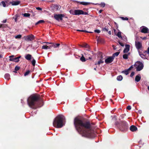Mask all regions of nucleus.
<instances>
[{
    "label": "nucleus",
    "mask_w": 149,
    "mask_h": 149,
    "mask_svg": "<svg viewBox=\"0 0 149 149\" xmlns=\"http://www.w3.org/2000/svg\"><path fill=\"white\" fill-rule=\"evenodd\" d=\"M88 121L85 120L80 117H75L74 120V124L75 129L82 136L92 138L96 136L94 131V127Z\"/></svg>",
    "instance_id": "1"
},
{
    "label": "nucleus",
    "mask_w": 149,
    "mask_h": 149,
    "mask_svg": "<svg viewBox=\"0 0 149 149\" xmlns=\"http://www.w3.org/2000/svg\"><path fill=\"white\" fill-rule=\"evenodd\" d=\"M29 106L32 109H36L43 105V102L40 95L34 94L31 95L27 99Z\"/></svg>",
    "instance_id": "2"
},
{
    "label": "nucleus",
    "mask_w": 149,
    "mask_h": 149,
    "mask_svg": "<svg viewBox=\"0 0 149 149\" xmlns=\"http://www.w3.org/2000/svg\"><path fill=\"white\" fill-rule=\"evenodd\" d=\"M65 119V117L62 115L57 116L54 119L53 123L54 127L60 128L62 127L64 125L63 121Z\"/></svg>",
    "instance_id": "3"
},
{
    "label": "nucleus",
    "mask_w": 149,
    "mask_h": 149,
    "mask_svg": "<svg viewBox=\"0 0 149 149\" xmlns=\"http://www.w3.org/2000/svg\"><path fill=\"white\" fill-rule=\"evenodd\" d=\"M115 125L122 132L126 131L128 129V125L125 121H122L120 123L117 121L115 122Z\"/></svg>",
    "instance_id": "4"
},
{
    "label": "nucleus",
    "mask_w": 149,
    "mask_h": 149,
    "mask_svg": "<svg viewBox=\"0 0 149 149\" xmlns=\"http://www.w3.org/2000/svg\"><path fill=\"white\" fill-rule=\"evenodd\" d=\"M134 66L136 67V71H139L141 70L143 68V63L140 61H137L136 62Z\"/></svg>",
    "instance_id": "5"
},
{
    "label": "nucleus",
    "mask_w": 149,
    "mask_h": 149,
    "mask_svg": "<svg viewBox=\"0 0 149 149\" xmlns=\"http://www.w3.org/2000/svg\"><path fill=\"white\" fill-rule=\"evenodd\" d=\"M139 40V37H137L136 38L135 42V45L136 49L138 50L140 49L142 47V43L140 42H137V41Z\"/></svg>",
    "instance_id": "6"
},
{
    "label": "nucleus",
    "mask_w": 149,
    "mask_h": 149,
    "mask_svg": "<svg viewBox=\"0 0 149 149\" xmlns=\"http://www.w3.org/2000/svg\"><path fill=\"white\" fill-rule=\"evenodd\" d=\"M64 16V15L62 14H54V17L56 20L59 21V20H62L63 17Z\"/></svg>",
    "instance_id": "7"
},
{
    "label": "nucleus",
    "mask_w": 149,
    "mask_h": 149,
    "mask_svg": "<svg viewBox=\"0 0 149 149\" xmlns=\"http://www.w3.org/2000/svg\"><path fill=\"white\" fill-rule=\"evenodd\" d=\"M24 39L26 41H32L34 39V36L32 35H28L24 37Z\"/></svg>",
    "instance_id": "8"
},
{
    "label": "nucleus",
    "mask_w": 149,
    "mask_h": 149,
    "mask_svg": "<svg viewBox=\"0 0 149 149\" xmlns=\"http://www.w3.org/2000/svg\"><path fill=\"white\" fill-rule=\"evenodd\" d=\"M141 29V33H149V30L145 26H142L140 28Z\"/></svg>",
    "instance_id": "9"
},
{
    "label": "nucleus",
    "mask_w": 149,
    "mask_h": 149,
    "mask_svg": "<svg viewBox=\"0 0 149 149\" xmlns=\"http://www.w3.org/2000/svg\"><path fill=\"white\" fill-rule=\"evenodd\" d=\"M113 60L114 58L112 56H109L105 60V62L107 64L110 63L113 61Z\"/></svg>",
    "instance_id": "10"
},
{
    "label": "nucleus",
    "mask_w": 149,
    "mask_h": 149,
    "mask_svg": "<svg viewBox=\"0 0 149 149\" xmlns=\"http://www.w3.org/2000/svg\"><path fill=\"white\" fill-rule=\"evenodd\" d=\"M21 57V56H20L17 57H15L13 58H10L9 60L17 63L19 61V58H20Z\"/></svg>",
    "instance_id": "11"
},
{
    "label": "nucleus",
    "mask_w": 149,
    "mask_h": 149,
    "mask_svg": "<svg viewBox=\"0 0 149 149\" xmlns=\"http://www.w3.org/2000/svg\"><path fill=\"white\" fill-rule=\"evenodd\" d=\"M130 45L128 44H126L125 45V48L123 50L124 53H127L130 50Z\"/></svg>",
    "instance_id": "12"
},
{
    "label": "nucleus",
    "mask_w": 149,
    "mask_h": 149,
    "mask_svg": "<svg viewBox=\"0 0 149 149\" xmlns=\"http://www.w3.org/2000/svg\"><path fill=\"white\" fill-rule=\"evenodd\" d=\"M20 3V1H12V2H10V3H11L13 6L17 5H19Z\"/></svg>",
    "instance_id": "13"
},
{
    "label": "nucleus",
    "mask_w": 149,
    "mask_h": 149,
    "mask_svg": "<svg viewBox=\"0 0 149 149\" xmlns=\"http://www.w3.org/2000/svg\"><path fill=\"white\" fill-rule=\"evenodd\" d=\"M130 130L132 132L136 131L137 130V127L134 125L131 126L130 128Z\"/></svg>",
    "instance_id": "14"
},
{
    "label": "nucleus",
    "mask_w": 149,
    "mask_h": 149,
    "mask_svg": "<svg viewBox=\"0 0 149 149\" xmlns=\"http://www.w3.org/2000/svg\"><path fill=\"white\" fill-rule=\"evenodd\" d=\"M82 10H75V15H82Z\"/></svg>",
    "instance_id": "15"
},
{
    "label": "nucleus",
    "mask_w": 149,
    "mask_h": 149,
    "mask_svg": "<svg viewBox=\"0 0 149 149\" xmlns=\"http://www.w3.org/2000/svg\"><path fill=\"white\" fill-rule=\"evenodd\" d=\"M98 58H100V59H102V60H103L104 59V58H103V54L102 52H98Z\"/></svg>",
    "instance_id": "16"
},
{
    "label": "nucleus",
    "mask_w": 149,
    "mask_h": 149,
    "mask_svg": "<svg viewBox=\"0 0 149 149\" xmlns=\"http://www.w3.org/2000/svg\"><path fill=\"white\" fill-rule=\"evenodd\" d=\"M141 79V75L140 74H138L136 75L135 78V80L137 82L139 81Z\"/></svg>",
    "instance_id": "17"
},
{
    "label": "nucleus",
    "mask_w": 149,
    "mask_h": 149,
    "mask_svg": "<svg viewBox=\"0 0 149 149\" xmlns=\"http://www.w3.org/2000/svg\"><path fill=\"white\" fill-rule=\"evenodd\" d=\"M139 55L142 58L144 59H145L146 58V54H142V52L140 51L139 52Z\"/></svg>",
    "instance_id": "18"
},
{
    "label": "nucleus",
    "mask_w": 149,
    "mask_h": 149,
    "mask_svg": "<svg viewBox=\"0 0 149 149\" xmlns=\"http://www.w3.org/2000/svg\"><path fill=\"white\" fill-rule=\"evenodd\" d=\"M32 57V56L30 54H27L25 56V58L27 60H30Z\"/></svg>",
    "instance_id": "19"
},
{
    "label": "nucleus",
    "mask_w": 149,
    "mask_h": 149,
    "mask_svg": "<svg viewBox=\"0 0 149 149\" xmlns=\"http://www.w3.org/2000/svg\"><path fill=\"white\" fill-rule=\"evenodd\" d=\"M120 53V52H117L115 53H114L113 54L112 56L113 57V58L114 59L115 56H118Z\"/></svg>",
    "instance_id": "20"
},
{
    "label": "nucleus",
    "mask_w": 149,
    "mask_h": 149,
    "mask_svg": "<svg viewBox=\"0 0 149 149\" xmlns=\"http://www.w3.org/2000/svg\"><path fill=\"white\" fill-rule=\"evenodd\" d=\"M4 77L6 79L8 80L10 79V75L8 73L4 75Z\"/></svg>",
    "instance_id": "21"
},
{
    "label": "nucleus",
    "mask_w": 149,
    "mask_h": 149,
    "mask_svg": "<svg viewBox=\"0 0 149 149\" xmlns=\"http://www.w3.org/2000/svg\"><path fill=\"white\" fill-rule=\"evenodd\" d=\"M78 3H79L80 4L83 5H89L90 4V3H89L85 2H78Z\"/></svg>",
    "instance_id": "22"
},
{
    "label": "nucleus",
    "mask_w": 149,
    "mask_h": 149,
    "mask_svg": "<svg viewBox=\"0 0 149 149\" xmlns=\"http://www.w3.org/2000/svg\"><path fill=\"white\" fill-rule=\"evenodd\" d=\"M104 63V61L102 59H99V61L97 62V63H95V65H100L101 63Z\"/></svg>",
    "instance_id": "23"
},
{
    "label": "nucleus",
    "mask_w": 149,
    "mask_h": 149,
    "mask_svg": "<svg viewBox=\"0 0 149 149\" xmlns=\"http://www.w3.org/2000/svg\"><path fill=\"white\" fill-rule=\"evenodd\" d=\"M129 53L128 54H123V58L125 59H128V56H129Z\"/></svg>",
    "instance_id": "24"
},
{
    "label": "nucleus",
    "mask_w": 149,
    "mask_h": 149,
    "mask_svg": "<svg viewBox=\"0 0 149 149\" xmlns=\"http://www.w3.org/2000/svg\"><path fill=\"white\" fill-rule=\"evenodd\" d=\"M123 77L122 76L119 75L117 77V79L118 81H120L123 79Z\"/></svg>",
    "instance_id": "25"
},
{
    "label": "nucleus",
    "mask_w": 149,
    "mask_h": 149,
    "mask_svg": "<svg viewBox=\"0 0 149 149\" xmlns=\"http://www.w3.org/2000/svg\"><path fill=\"white\" fill-rule=\"evenodd\" d=\"M42 49H50L49 46H47V45H43L42 47Z\"/></svg>",
    "instance_id": "26"
},
{
    "label": "nucleus",
    "mask_w": 149,
    "mask_h": 149,
    "mask_svg": "<svg viewBox=\"0 0 149 149\" xmlns=\"http://www.w3.org/2000/svg\"><path fill=\"white\" fill-rule=\"evenodd\" d=\"M122 72L124 73L126 75H127L129 73V71L127 69L125 70L122 71Z\"/></svg>",
    "instance_id": "27"
},
{
    "label": "nucleus",
    "mask_w": 149,
    "mask_h": 149,
    "mask_svg": "<svg viewBox=\"0 0 149 149\" xmlns=\"http://www.w3.org/2000/svg\"><path fill=\"white\" fill-rule=\"evenodd\" d=\"M121 32L120 31L118 32L117 34V36L119 38H122V37L121 35Z\"/></svg>",
    "instance_id": "28"
},
{
    "label": "nucleus",
    "mask_w": 149,
    "mask_h": 149,
    "mask_svg": "<svg viewBox=\"0 0 149 149\" xmlns=\"http://www.w3.org/2000/svg\"><path fill=\"white\" fill-rule=\"evenodd\" d=\"M1 4L2 5V6L4 7H6V3L4 1H2L0 3V4L1 5Z\"/></svg>",
    "instance_id": "29"
},
{
    "label": "nucleus",
    "mask_w": 149,
    "mask_h": 149,
    "mask_svg": "<svg viewBox=\"0 0 149 149\" xmlns=\"http://www.w3.org/2000/svg\"><path fill=\"white\" fill-rule=\"evenodd\" d=\"M80 60L81 61L83 62H85L86 61V59L83 56H82L80 58Z\"/></svg>",
    "instance_id": "30"
},
{
    "label": "nucleus",
    "mask_w": 149,
    "mask_h": 149,
    "mask_svg": "<svg viewBox=\"0 0 149 149\" xmlns=\"http://www.w3.org/2000/svg\"><path fill=\"white\" fill-rule=\"evenodd\" d=\"M75 10H71L70 11V13L72 15H75Z\"/></svg>",
    "instance_id": "31"
},
{
    "label": "nucleus",
    "mask_w": 149,
    "mask_h": 149,
    "mask_svg": "<svg viewBox=\"0 0 149 149\" xmlns=\"http://www.w3.org/2000/svg\"><path fill=\"white\" fill-rule=\"evenodd\" d=\"M54 47L55 48L58 47L59 46L60 44L59 43H54Z\"/></svg>",
    "instance_id": "32"
},
{
    "label": "nucleus",
    "mask_w": 149,
    "mask_h": 149,
    "mask_svg": "<svg viewBox=\"0 0 149 149\" xmlns=\"http://www.w3.org/2000/svg\"><path fill=\"white\" fill-rule=\"evenodd\" d=\"M23 15L25 17H29L30 16V14L28 13H25L23 14Z\"/></svg>",
    "instance_id": "33"
},
{
    "label": "nucleus",
    "mask_w": 149,
    "mask_h": 149,
    "mask_svg": "<svg viewBox=\"0 0 149 149\" xmlns=\"http://www.w3.org/2000/svg\"><path fill=\"white\" fill-rule=\"evenodd\" d=\"M44 22V21L43 20H39L38 22H37L36 24V25H37V24H40V23H43Z\"/></svg>",
    "instance_id": "34"
},
{
    "label": "nucleus",
    "mask_w": 149,
    "mask_h": 149,
    "mask_svg": "<svg viewBox=\"0 0 149 149\" xmlns=\"http://www.w3.org/2000/svg\"><path fill=\"white\" fill-rule=\"evenodd\" d=\"M120 18H121L123 20H127L128 19V18L127 17H120Z\"/></svg>",
    "instance_id": "35"
},
{
    "label": "nucleus",
    "mask_w": 149,
    "mask_h": 149,
    "mask_svg": "<svg viewBox=\"0 0 149 149\" xmlns=\"http://www.w3.org/2000/svg\"><path fill=\"white\" fill-rule=\"evenodd\" d=\"M30 71L29 70L27 71H26L24 74V76H27L30 73Z\"/></svg>",
    "instance_id": "36"
},
{
    "label": "nucleus",
    "mask_w": 149,
    "mask_h": 149,
    "mask_svg": "<svg viewBox=\"0 0 149 149\" xmlns=\"http://www.w3.org/2000/svg\"><path fill=\"white\" fill-rule=\"evenodd\" d=\"M22 37V35H18L15 37L16 39H20Z\"/></svg>",
    "instance_id": "37"
},
{
    "label": "nucleus",
    "mask_w": 149,
    "mask_h": 149,
    "mask_svg": "<svg viewBox=\"0 0 149 149\" xmlns=\"http://www.w3.org/2000/svg\"><path fill=\"white\" fill-rule=\"evenodd\" d=\"M82 47H86V48H88L89 47V46L87 44H83V45L82 46Z\"/></svg>",
    "instance_id": "38"
},
{
    "label": "nucleus",
    "mask_w": 149,
    "mask_h": 149,
    "mask_svg": "<svg viewBox=\"0 0 149 149\" xmlns=\"http://www.w3.org/2000/svg\"><path fill=\"white\" fill-rule=\"evenodd\" d=\"M36 61L34 59H33L32 61V64L33 66H34L35 65Z\"/></svg>",
    "instance_id": "39"
},
{
    "label": "nucleus",
    "mask_w": 149,
    "mask_h": 149,
    "mask_svg": "<svg viewBox=\"0 0 149 149\" xmlns=\"http://www.w3.org/2000/svg\"><path fill=\"white\" fill-rule=\"evenodd\" d=\"M20 68L19 66H16L15 68V70L16 71H17L19 69H20Z\"/></svg>",
    "instance_id": "40"
},
{
    "label": "nucleus",
    "mask_w": 149,
    "mask_h": 149,
    "mask_svg": "<svg viewBox=\"0 0 149 149\" xmlns=\"http://www.w3.org/2000/svg\"><path fill=\"white\" fill-rule=\"evenodd\" d=\"M54 43H51L50 45H48L50 48V49H51V48L52 47H54Z\"/></svg>",
    "instance_id": "41"
},
{
    "label": "nucleus",
    "mask_w": 149,
    "mask_h": 149,
    "mask_svg": "<svg viewBox=\"0 0 149 149\" xmlns=\"http://www.w3.org/2000/svg\"><path fill=\"white\" fill-rule=\"evenodd\" d=\"M6 25L4 24H0V28H5V27Z\"/></svg>",
    "instance_id": "42"
},
{
    "label": "nucleus",
    "mask_w": 149,
    "mask_h": 149,
    "mask_svg": "<svg viewBox=\"0 0 149 149\" xmlns=\"http://www.w3.org/2000/svg\"><path fill=\"white\" fill-rule=\"evenodd\" d=\"M100 5L103 7H104L105 6V4L104 3H102L100 4Z\"/></svg>",
    "instance_id": "43"
},
{
    "label": "nucleus",
    "mask_w": 149,
    "mask_h": 149,
    "mask_svg": "<svg viewBox=\"0 0 149 149\" xmlns=\"http://www.w3.org/2000/svg\"><path fill=\"white\" fill-rule=\"evenodd\" d=\"M133 65H132L130 68H129L128 69H127V70H128L129 71L131 70L132 68H133Z\"/></svg>",
    "instance_id": "44"
},
{
    "label": "nucleus",
    "mask_w": 149,
    "mask_h": 149,
    "mask_svg": "<svg viewBox=\"0 0 149 149\" xmlns=\"http://www.w3.org/2000/svg\"><path fill=\"white\" fill-rule=\"evenodd\" d=\"M82 12H83V13H82V15H88V14L87 12H84L82 10Z\"/></svg>",
    "instance_id": "45"
},
{
    "label": "nucleus",
    "mask_w": 149,
    "mask_h": 149,
    "mask_svg": "<svg viewBox=\"0 0 149 149\" xmlns=\"http://www.w3.org/2000/svg\"><path fill=\"white\" fill-rule=\"evenodd\" d=\"M118 42L121 46L122 47H123L124 46V44H123V43L120 42V41H118Z\"/></svg>",
    "instance_id": "46"
},
{
    "label": "nucleus",
    "mask_w": 149,
    "mask_h": 149,
    "mask_svg": "<svg viewBox=\"0 0 149 149\" xmlns=\"http://www.w3.org/2000/svg\"><path fill=\"white\" fill-rule=\"evenodd\" d=\"M135 73L134 72H132L130 75V76L131 77H132L134 74Z\"/></svg>",
    "instance_id": "47"
},
{
    "label": "nucleus",
    "mask_w": 149,
    "mask_h": 149,
    "mask_svg": "<svg viewBox=\"0 0 149 149\" xmlns=\"http://www.w3.org/2000/svg\"><path fill=\"white\" fill-rule=\"evenodd\" d=\"M94 31L96 33H99L100 32V31L99 30L96 29L94 30Z\"/></svg>",
    "instance_id": "48"
},
{
    "label": "nucleus",
    "mask_w": 149,
    "mask_h": 149,
    "mask_svg": "<svg viewBox=\"0 0 149 149\" xmlns=\"http://www.w3.org/2000/svg\"><path fill=\"white\" fill-rule=\"evenodd\" d=\"M127 109L128 110H130L131 109V107L130 106H128L127 107Z\"/></svg>",
    "instance_id": "49"
},
{
    "label": "nucleus",
    "mask_w": 149,
    "mask_h": 149,
    "mask_svg": "<svg viewBox=\"0 0 149 149\" xmlns=\"http://www.w3.org/2000/svg\"><path fill=\"white\" fill-rule=\"evenodd\" d=\"M103 30L104 31H108V29H106V28H104L103 29Z\"/></svg>",
    "instance_id": "50"
},
{
    "label": "nucleus",
    "mask_w": 149,
    "mask_h": 149,
    "mask_svg": "<svg viewBox=\"0 0 149 149\" xmlns=\"http://www.w3.org/2000/svg\"><path fill=\"white\" fill-rule=\"evenodd\" d=\"M36 9L38 10H42L41 8L39 7H36Z\"/></svg>",
    "instance_id": "51"
},
{
    "label": "nucleus",
    "mask_w": 149,
    "mask_h": 149,
    "mask_svg": "<svg viewBox=\"0 0 149 149\" xmlns=\"http://www.w3.org/2000/svg\"><path fill=\"white\" fill-rule=\"evenodd\" d=\"M15 56L14 55H11L9 56L10 58H13Z\"/></svg>",
    "instance_id": "52"
},
{
    "label": "nucleus",
    "mask_w": 149,
    "mask_h": 149,
    "mask_svg": "<svg viewBox=\"0 0 149 149\" xmlns=\"http://www.w3.org/2000/svg\"><path fill=\"white\" fill-rule=\"evenodd\" d=\"M140 38H141V39H142L143 40H145L146 39V37H144L142 38V37H140Z\"/></svg>",
    "instance_id": "53"
},
{
    "label": "nucleus",
    "mask_w": 149,
    "mask_h": 149,
    "mask_svg": "<svg viewBox=\"0 0 149 149\" xmlns=\"http://www.w3.org/2000/svg\"><path fill=\"white\" fill-rule=\"evenodd\" d=\"M103 11V10H100L99 11V13H101L102 11Z\"/></svg>",
    "instance_id": "54"
},
{
    "label": "nucleus",
    "mask_w": 149,
    "mask_h": 149,
    "mask_svg": "<svg viewBox=\"0 0 149 149\" xmlns=\"http://www.w3.org/2000/svg\"><path fill=\"white\" fill-rule=\"evenodd\" d=\"M83 31H82V32H87V33L88 32V31H87L86 30H83Z\"/></svg>",
    "instance_id": "55"
},
{
    "label": "nucleus",
    "mask_w": 149,
    "mask_h": 149,
    "mask_svg": "<svg viewBox=\"0 0 149 149\" xmlns=\"http://www.w3.org/2000/svg\"><path fill=\"white\" fill-rule=\"evenodd\" d=\"M10 4H11V3H10V2L9 3H7L6 5V6H8L9 5H10Z\"/></svg>",
    "instance_id": "56"
},
{
    "label": "nucleus",
    "mask_w": 149,
    "mask_h": 149,
    "mask_svg": "<svg viewBox=\"0 0 149 149\" xmlns=\"http://www.w3.org/2000/svg\"><path fill=\"white\" fill-rule=\"evenodd\" d=\"M77 31H81V32H82V31H83V30H79V29H77Z\"/></svg>",
    "instance_id": "57"
},
{
    "label": "nucleus",
    "mask_w": 149,
    "mask_h": 149,
    "mask_svg": "<svg viewBox=\"0 0 149 149\" xmlns=\"http://www.w3.org/2000/svg\"><path fill=\"white\" fill-rule=\"evenodd\" d=\"M108 34H109V35H111V31H109L108 32Z\"/></svg>",
    "instance_id": "58"
},
{
    "label": "nucleus",
    "mask_w": 149,
    "mask_h": 149,
    "mask_svg": "<svg viewBox=\"0 0 149 149\" xmlns=\"http://www.w3.org/2000/svg\"><path fill=\"white\" fill-rule=\"evenodd\" d=\"M6 19H5L4 20H3V22L4 23H6Z\"/></svg>",
    "instance_id": "59"
},
{
    "label": "nucleus",
    "mask_w": 149,
    "mask_h": 149,
    "mask_svg": "<svg viewBox=\"0 0 149 149\" xmlns=\"http://www.w3.org/2000/svg\"><path fill=\"white\" fill-rule=\"evenodd\" d=\"M147 51V54H148L149 55V47L148 48Z\"/></svg>",
    "instance_id": "60"
},
{
    "label": "nucleus",
    "mask_w": 149,
    "mask_h": 149,
    "mask_svg": "<svg viewBox=\"0 0 149 149\" xmlns=\"http://www.w3.org/2000/svg\"><path fill=\"white\" fill-rule=\"evenodd\" d=\"M147 52L148 51H145L144 52H143V54H145L146 53H147Z\"/></svg>",
    "instance_id": "61"
},
{
    "label": "nucleus",
    "mask_w": 149,
    "mask_h": 149,
    "mask_svg": "<svg viewBox=\"0 0 149 149\" xmlns=\"http://www.w3.org/2000/svg\"><path fill=\"white\" fill-rule=\"evenodd\" d=\"M15 17L17 18L19 17V15H16Z\"/></svg>",
    "instance_id": "62"
},
{
    "label": "nucleus",
    "mask_w": 149,
    "mask_h": 149,
    "mask_svg": "<svg viewBox=\"0 0 149 149\" xmlns=\"http://www.w3.org/2000/svg\"><path fill=\"white\" fill-rule=\"evenodd\" d=\"M17 17H15V22H16L17 20Z\"/></svg>",
    "instance_id": "63"
},
{
    "label": "nucleus",
    "mask_w": 149,
    "mask_h": 149,
    "mask_svg": "<svg viewBox=\"0 0 149 149\" xmlns=\"http://www.w3.org/2000/svg\"><path fill=\"white\" fill-rule=\"evenodd\" d=\"M138 112L140 113H141L142 112L141 111V110H139L138 111Z\"/></svg>",
    "instance_id": "64"
}]
</instances>
